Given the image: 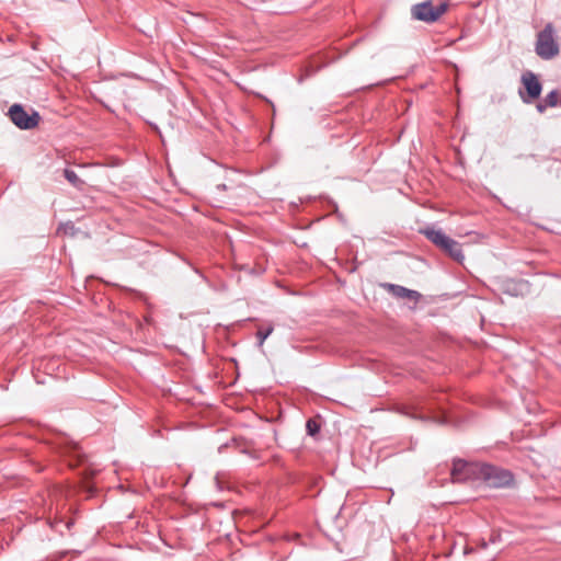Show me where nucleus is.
Segmentation results:
<instances>
[{
  "mask_svg": "<svg viewBox=\"0 0 561 561\" xmlns=\"http://www.w3.org/2000/svg\"><path fill=\"white\" fill-rule=\"evenodd\" d=\"M478 480L484 481L491 488H503L512 483L513 476L507 470L488 463H480Z\"/></svg>",
  "mask_w": 561,
  "mask_h": 561,
  "instance_id": "nucleus-4",
  "label": "nucleus"
},
{
  "mask_svg": "<svg viewBox=\"0 0 561 561\" xmlns=\"http://www.w3.org/2000/svg\"><path fill=\"white\" fill-rule=\"evenodd\" d=\"M65 178L76 187H80L82 184V181L77 175V173L70 169H65L64 171Z\"/></svg>",
  "mask_w": 561,
  "mask_h": 561,
  "instance_id": "nucleus-10",
  "label": "nucleus"
},
{
  "mask_svg": "<svg viewBox=\"0 0 561 561\" xmlns=\"http://www.w3.org/2000/svg\"><path fill=\"white\" fill-rule=\"evenodd\" d=\"M545 102L547 103V105H549L550 107H554L557 106L558 104H560L559 102V93L558 91L553 90L551 92H549L545 99Z\"/></svg>",
  "mask_w": 561,
  "mask_h": 561,
  "instance_id": "nucleus-12",
  "label": "nucleus"
},
{
  "mask_svg": "<svg viewBox=\"0 0 561 561\" xmlns=\"http://www.w3.org/2000/svg\"><path fill=\"white\" fill-rule=\"evenodd\" d=\"M274 325L272 323H268L266 327L260 325L256 331V339H257V345L260 347L263 346L265 340L273 333Z\"/></svg>",
  "mask_w": 561,
  "mask_h": 561,
  "instance_id": "nucleus-9",
  "label": "nucleus"
},
{
  "mask_svg": "<svg viewBox=\"0 0 561 561\" xmlns=\"http://www.w3.org/2000/svg\"><path fill=\"white\" fill-rule=\"evenodd\" d=\"M10 121L20 129H33L38 126L41 115L32 110L27 113L21 104H13L8 111Z\"/></svg>",
  "mask_w": 561,
  "mask_h": 561,
  "instance_id": "nucleus-5",
  "label": "nucleus"
},
{
  "mask_svg": "<svg viewBox=\"0 0 561 561\" xmlns=\"http://www.w3.org/2000/svg\"><path fill=\"white\" fill-rule=\"evenodd\" d=\"M449 3L447 1L425 0L411 7V18L426 24H433L448 11Z\"/></svg>",
  "mask_w": 561,
  "mask_h": 561,
  "instance_id": "nucleus-1",
  "label": "nucleus"
},
{
  "mask_svg": "<svg viewBox=\"0 0 561 561\" xmlns=\"http://www.w3.org/2000/svg\"><path fill=\"white\" fill-rule=\"evenodd\" d=\"M522 81L529 96V100H525L526 102H530L540 95L542 89L541 83L534 73L527 72L523 76Z\"/></svg>",
  "mask_w": 561,
  "mask_h": 561,
  "instance_id": "nucleus-7",
  "label": "nucleus"
},
{
  "mask_svg": "<svg viewBox=\"0 0 561 561\" xmlns=\"http://www.w3.org/2000/svg\"><path fill=\"white\" fill-rule=\"evenodd\" d=\"M306 430L310 436H314L320 431V424L316 420L309 419L306 423Z\"/></svg>",
  "mask_w": 561,
  "mask_h": 561,
  "instance_id": "nucleus-11",
  "label": "nucleus"
},
{
  "mask_svg": "<svg viewBox=\"0 0 561 561\" xmlns=\"http://www.w3.org/2000/svg\"><path fill=\"white\" fill-rule=\"evenodd\" d=\"M388 290L396 297L402 298V299H410V300H419L421 297V294L416 290H412L409 288H405L400 285L394 284H388L387 285Z\"/></svg>",
  "mask_w": 561,
  "mask_h": 561,
  "instance_id": "nucleus-8",
  "label": "nucleus"
},
{
  "mask_svg": "<svg viewBox=\"0 0 561 561\" xmlns=\"http://www.w3.org/2000/svg\"><path fill=\"white\" fill-rule=\"evenodd\" d=\"M422 233L455 261L459 263L463 261L465 256L461 245L456 240L446 236L442 230L426 228L422 230Z\"/></svg>",
  "mask_w": 561,
  "mask_h": 561,
  "instance_id": "nucleus-2",
  "label": "nucleus"
},
{
  "mask_svg": "<svg viewBox=\"0 0 561 561\" xmlns=\"http://www.w3.org/2000/svg\"><path fill=\"white\" fill-rule=\"evenodd\" d=\"M480 463L455 460L451 469L454 482H463L470 479H478Z\"/></svg>",
  "mask_w": 561,
  "mask_h": 561,
  "instance_id": "nucleus-6",
  "label": "nucleus"
},
{
  "mask_svg": "<svg viewBox=\"0 0 561 561\" xmlns=\"http://www.w3.org/2000/svg\"><path fill=\"white\" fill-rule=\"evenodd\" d=\"M548 106H549V105H547V103H546V102H543V103H542V102H540V103H538V104H537V106H536V107H537V110H538V112H539V113H543Z\"/></svg>",
  "mask_w": 561,
  "mask_h": 561,
  "instance_id": "nucleus-13",
  "label": "nucleus"
},
{
  "mask_svg": "<svg viewBox=\"0 0 561 561\" xmlns=\"http://www.w3.org/2000/svg\"><path fill=\"white\" fill-rule=\"evenodd\" d=\"M536 54L545 60L552 59L560 53L559 44L554 38V27L551 23L546 24L542 31L537 34Z\"/></svg>",
  "mask_w": 561,
  "mask_h": 561,
  "instance_id": "nucleus-3",
  "label": "nucleus"
}]
</instances>
